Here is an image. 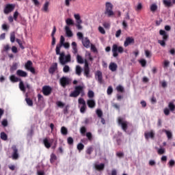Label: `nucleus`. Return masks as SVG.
<instances>
[{
	"label": "nucleus",
	"mask_w": 175,
	"mask_h": 175,
	"mask_svg": "<svg viewBox=\"0 0 175 175\" xmlns=\"http://www.w3.org/2000/svg\"><path fill=\"white\" fill-rule=\"evenodd\" d=\"M10 81H12V83H18V81H20L19 89L21 90V91H22V92H25L26 91L25 85H24V82L21 81V79L16 77L15 75H11L10 77Z\"/></svg>",
	"instance_id": "nucleus-1"
},
{
	"label": "nucleus",
	"mask_w": 175,
	"mask_h": 175,
	"mask_svg": "<svg viewBox=\"0 0 175 175\" xmlns=\"http://www.w3.org/2000/svg\"><path fill=\"white\" fill-rule=\"evenodd\" d=\"M80 94H81V96H83L84 95V90L83 86L78 85L75 88V90L70 94L69 96L70 98H77Z\"/></svg>",
	"instance_id": "nucleus-2"
},
{
	"label": "nucleus",
	"mask_w": 175,
	"mask_h": 175,
	"mask_svg": "<svg viewBox=\"0 0 175 175\" xmlns=\"http://www.w3.org/2000/svg\"><path fill=\"white\" fill-rule=\"evenodd\" d=\"M57 55H59V60L60 64H62V65H65V64H66L67 62H70V55H65V53L64 52H62L61 51H59V54H56Z\"/></svg>",
	"instance_id": "nucleus-3"
},
{
	"label": "nucleus",
	"mask_w": 175,
	"mask_h": 175,
	"mask_svg": "<svg viewBox=\"0 0 175 175\" xmlns=\"http://www.w3.org/2000/svg\"><path fill=\"white\" fill-rule=\"evenodd\" d=\"M118 53L119 54H122V53H124V47L118 46L117 44H114L112 46L113 57H114V58H117V57H118Z\"/></svg>",
	"instance_id": "nucleus-4"
},
{
	"label": "nucleus",
	"mask_w": 175,
	"mask_h": 175,
	"mask_svg": "<svg viewBox=\"0 0 175 175\" xmlns=\"http://www.w3.org/2000/svg\"><path fill=\"white\" fill-rule=\"evenodd\" d=\"M159 34L161 36H163V40H159L158 43L159 44L162 46V47H165L166 46V40L169 39V35H167V33H166L165 30H162V29L159 31Z\"/></svg>",
	"instance_id": "nucleus-5"
},
{
	"label": "nucleus",
	"mask_w": 175,
	"mask_h": 175,
	"mask_svg": "<svg viewBox=\"0 0 175 175\" xmlns=\"http://www.w3.org/2000/svg\"><path fill=\"white\" fill-rule=\"evenodd\" d=\"M105 14H107L108 17H111V16H114V12H113V4H111V3H106Z\"/></svg>",
	"instance_id": "nucleus-6"
},
{
	"label": "nucleus",
	"mask_w": 175,
	"mask_h": 175,
	"mask_svg": "<svg viewBox=\"0 0 175 175\" xmlns=\"http://www.w3.org/2000/svg\"><path fill=\"white\" fill-rule=\"evenodd\" d=\"M118 125H120L124 132H126V131L128 130V122H126V120H124L122 118H118Z\"/></svg>",
	"instance_id": "nucleus-7"
},
{
	"label": "nucleus",
	"mask_w": 175,
	"mask_h": 175,
	"mask_svg": "<svg viewBox=\"0 0 175 175\" xmlns=\"http://www.w3.org/2000/svg\"><path fill=\"white\" fill-rule=\"evenodd\" d=\"M60 85L63 87V88H66V85H69L70 84V79L66 77H62L59 79Z\"/></svg>",
	"instance_id": "nucleus-8"
},
{
	"label": "nucleus",
	"mask_w": 175,
	"mask_h": 175,
	"mask_svg": "<svg viewBox=\"0 0 175 175\" xmlns=\"http://www.w3.org/2000/svg\"><path fill=\"white\" fill-rule=\"evenodd\" d=\"M14 8H16L14 4H7L3 10L4 14H9V13H12V12L14 10Z\"/></svg>",
	"instance_id": "nucleus-9"
},
{
	"label": "nucleus",
	"mask_w": 175,
	"mask_h": 175,
	"mask_svg": "<svg viewBox=\"0 0 175 175\" xmlns=\"http://www.w3.org/2000/svg\"><path fill=\"white\" fill-rule=\"evenodd\" d=\"M65 43V37H64V36H60V41H59V44H58L56 46V54H59V52L61 51V47H62V45Z\"/></svg>",
	"instance_id": "nucleus-10"
},
{
	"label": "nucleus",
	"mask_w": 175,
	"mask_h": 175,
	"mask_svg": "<svg viewBox=\"0 0 175 175\" xmlns=\"http://www.w3.org/2000/svg\"><path fill=\"white\" fill-rule=\"evenodd\" d=\"M90 66H88V62L86 61L85 62V66L83 68V75L85 77H87L88 79H90V77H91V75H90Z\"/></svg>",
	"instance_id": "nucleus-11"
},
{
	"label": "nucleus",
	"mask_w": 175,
	"mask_h": 175,
	"mask_svg": "<svg viewBox=\"0 0 175 175\" xmlns=\"http://www.w3.org/2000/svg\"><path fill=\"white\" fill-rule=\"evenodd\" d=\"M32 62H31V60H28L25 65V68L27 70H29V72H32L33 75H35V68L32 67Z\"/></svg>",
	"instance_id": "nucleus-12"
},
{
	"label": "nucleus",
	"mask_w": 175,
	"mask_h": 175,
	"mask_svg": "<svg viewBox=\"0 0 175 175\" xmlns=\"http://www.w3.org/2000/svg\"><path fill=\"white\" fill-rule=\"evenodd\" d=\"M52 91L53 89L49 85H45L42 88V93L45 96H49Z\"/></svg>",
	"instance_id": "nucleus-13"
},
{
	"label": "nucleus",
	"mask_w": 175,
	"mask_h": 175,
	"mask_svg": "<svg viewBox=\"0 0 175 175\" xmlns=\"http://www.w3.org/2000/svg\"><path fill=\"white\" fill-rule=\"evenodd\" d=\"M135 43V38L133 37H127L124 42V46L128 47L130 44H133Z\"/></svg>",
	"instance_id": "nucleus-14"
},
{
	"label": "nucleus",
	"mask_w": 175,
	"mask_h": 175,
	"mask_svg": "<svg viewBox=\"0 0 175 175\" xmlns=\"http://www.w3.org/2000/svg\"><path fill=\"white\" fill-rule=\"evenodd\" d=\"M95 78L97 79L98 82L100 84H102L103 83V76L102 75V72L101 71H96V74H95Z\"/></svg>",
	"instance_id": "nucleus-15"
},
{
	"label": "nucleus",
	"mask_w": 175,
	"mask_h": 175,
	"mask_svg": "<svg viewBox=\"0 0 175 175\" xmlns=\"http://www.w3.org/2000/svg\"><path fill=\"white\" fill-rule=\"evenodd\" d=\"M12 149L13 150L12 159H18V149L16 146H12Z\"/></svg>",
	"instance_id": "nucleus-16"
},
{
	"label": "nucleus",
	"mask_w": 175,
	"mask_h": 175,
	"mask_svg": "<svg viewBox=\"0 0 175 175\" xmlns=\"http://www.w3.org/2000/svg\"><path fill=\"white\" fill-rule=\"evenodd\" d=\"M144 137L146 140H148L150 138L154 139V137H155V133L153 131H150V132L145 133Z\"/></svg>",
	"instance_id": "nucleus-17"
},
{
	"label": "nucleus",
	"mask_w": 175,
	"mask_h": 175,
	"mask_svg": "<svg viewBox=\"0 0 175 175\" xmlns=\"http://www.w3.org/2000/svg\"><path fill=\"white\" fill-rule=\"evenodd\" d=\"M58 68V64L55 63L53 64L49 69V72L50 75H54L55 72V70Z\"/></svg>",
	"instance_id": "nucleus-18"
},
{
	"label": "nucleus",
	"mask_w": 175,
	"mask_h": 175,
	"mask_svg": "<svg viewBox=\"0 0 175 175\" xmlns=\"http://www.w3.org/2000/svg\"><path fill=\"white\" fill-rule=\"evenodd\" d=\"M82 44L84 46V47H86V49H90V44H91V42L90 41V39L86 37L82 40Z\"/></svg>",
	"instance_id": "nucleus-19"
},
{
	"label": "nucleus",
	"mask_w": 175,
	"mask_h": 175,
	"mask_svg": "<svg viewBox=\"0 0 175 175\" xmlns=\"http://www.w3.org/2000/svg\"><path fill=\"white\" fill-rule=\"evenodd\" d=\"M16 75L19 77H28V73L23 70H18L16 71Z\"/></svg>",
	"instance_id": "nucleus-20"
},
{
	"label": "nucleus",
	"mask_w": 175,
	"mask_h": 175,
	"mask_svg": "<svg viewBox=\"0 0 175 175\" xmlns=\"http://www.w3.org/2000/svg\"><path fill=\"white\" fill-rule=\"evenodd\" d=\"M117 68H118V66H117V64L114 62H111L109 66V69L111 72H116L117 70Z\"/></svg>",
	"instance_id": "nucleus-21"
},
{
	"label": "nucleus",
	"mask_w": 175,
	"mask_h": 175,
	"mask_svg": "<svg viewBox=\"0 0 175 175\" xmlns=\"http://www.w3.org/2000/svg\"><path fill=\"white\" fill-rule=\"evenodd\" d=\"M65 31H66V35L68 38H72V36H73V32H72V30H70V28L69 27V26L65 27Z\"/></svg>",
	"instance_id": "nucleus-22"
},
{
	"label": "nucleus",
	"mask_w": 175,
	"mask_h": 175,
	"mask_svg": "<svg viewBox=\"0 0 175 175\" xmlns=\"http://www.w3.org/2000/svg\"><path fill=\"white\" fill-rule=\"evenodd\" d=\"M87 105L90 109H94L95 106H96V103H95V100H87Z\"/></svg>",
	"instance_id": "nucleus-23"
},
{
	"label": "nucleus",
	"mask_w": 175,
	"mask_h": 175,
	"mask_svg": "<svg viewBox=\"0 0 175 175\" xmlns=\"http://www.w3.org/2000/svg\"><path fill=\"white\" fill-rule=\"evenodd\" d=\"M81 66L79 65H77L75 68V73L77 75V76H81V72H82Z\"/></svg>",
	"instance_id": "nucleus-24"
},
{
	"label": "nucleus",
	"mask_w": 175,
	"mask_h": 175,
	"mask_svg": "<svg viewBox=\"0 0 175 175\" xmlns=\"http://www.w3.org/2000/svg\"><path fill=\"white\" fill-rule=\"evenodd\" d=\"M71 46L72 47L73 51L72 53L74 54H77V43L76 42H72L71 44Z\"/></svg>",
	"instance_id": "nucleus-25"
},
{
	"label": "nucleus",
	"mask_w": 175,
	"mask_h": 175,
	"mask_svg": "<svg viewBox=\"0 0 175 175\" xmlns=\"http://www.w3.org/2000/svg\"><path fill=\"white\" fill-rule=\"evenodd\" d=\"M95 169L96 170H103L105 169V163L96 164Z\"/></svg>",
	"instance_id": "nucleus-26"
},
{
	"label": "nucleus",
	"mask_w": 175,
	"mask_h": 175,
	"mask_svg": "<svg viewBox=\"0 0 175 175\" xmlns=\"http://www.w3.org/2000/svg\"><path fill=\"white\" fill-rule=\"evenodd\" d=\"M43 143L46 148H50V147H51V144H50L47 138L43 139Z\"/></svg>",
	"instance_id": "nucleus-27"
},
{
	"label": "nucleus",
	"mask_w": 175,
	"mask_h": 175,
	"mask_svg": "<svg viewBox=\"0 0 175 175\" xmlns=\"http://www.w3.org/2000/svg\"><path fill=\"white\" fill-rule=\"evenodd\" d=\"M163 132H164L167 135L168 139H172V137H173V134H172V132H170V131L163 129Z\"/></svg>",
	"instance_id": "nucleus-28"
},
{
	"label": "nucleus",
	"mask_w": 175,
	"mask_h": 175,
	"mask_svg": "<svg viewBox=\"0 0 175 175\" xmlns=\"http://www.w3.org/2000/svg\"><path fill=\"white\" fill-rule=\"evenodd\" d=\"M50 5V2L46 1L43 5V10L45 12V13H47L49 12V6Z\"/></svg>",
	"instance_id": "nucleus-29"
},
{
	"label": "nucleus",
	"mask_w": 175,
	"mask_h": 175,
	"mask_svg": "<svg viewBox=\"0 0 175 175\" xmlns=\"http://www.w3.org/2000/svg\"><path fill=\"white\" fill-rule=\"evenodd\" d=\"M163 3L167 8H170L171 6H173V4L172 3V1H168V0H163Z\"/></svg>",
	"instance_id": "nucleus-30"
},
{
	"label": "nucleus",
	"mask_w": 175,
	"mask_h": 175,
	"mask_svg": "<svg viewBox=\"0 0 175 175\" xmlns=\"http://www.w3.org/2000/svg\"><path fill=\"white\" fill-rule=\"evenodd\" d=\"M168 108L170 110V111H174L175 110V105H174V103L173 102H170L168 104Z\"/></svg>",
	"instance_id": "nucleus-31"
},
{
	"label": "nucleus",
	"mask_w": 175,
	"mask_h": 175,
	"mask_svg": "<svg viewBox=\"0 0 175 175\" xmlns=\"http://www.w3.org/2000/svg\"><path fill=\"white\" fill-rule=\"evenodd\" d=\"M158 10V5L157 4L154 3L150 5V12H152V13L157 12Z\"/></svg>",
	"instance_id": "nucleus-32"
},
{
	"label": "nucleus",
	"mask_w": 175,
	"mask_h": 175,
	"mask_svg": "<svg viewBox=\"0 0 175 175\" xmlns=\"http://www.w3.org/2000/svg\"><path fill=\"white\" fill-rule=\"evenodd\" d=\"M77 62L78 64H84V59L80 55H77Z\"/></svg>",
	"instance_id": "nucleus-33"
},
{
	"label": "nucleus",
	"mask_w": 175,
	"mask_h": 175,
	"mask_svg": "<svg viewBox=\"0 0 175 175\" xmlns=\"http://www.w3.org/2000/svg\"><path fill=\"white\" fill-rule=\"evenodd\" d=\"M55 161H57V156L54 153H53L51 154L50 162L51 163H54Z\"/></svg>",
	"instance_id": "nucleus-34"
},
{
	"label": "nucleus",
	"mask_w": 175,
	"mask_h": 175,
	"mask_svg": "<svg viewBox=\"0 0 175 175\" xmlns=\"http://www.w3.org/2000/svg\"><path fill=\"white\" fill-rule=\"evenodd\" d=\"M16 41V33L14 32H12L10 33V42L11 43H14Z\"/></svg>",
	"instance_id": "nucleus-35"
},
{
	"label": "nucleus",
	"mask_w": 175,
	"mask_h": 175,
	"mask_svg": "<svg viewBox=\"0 0 175 175\" xmlns=\"http://www.w3.org/2000/svg\"><path fill=\"white\" fill-rule=\"evenodd\" d=\"M61 133H62V135H64V136H66V135H68V129H66V127H65V126H62L61 128Z\"/></svg>",
	"instance_id": "nucleus-36"
},
{
	"label": "nucleus",
	"mask_w": 175,
	"mask_h": 175,
	"mask_svg": "<svg viewBox=\"0 0 175 175\" xmlns=\"http://www.w3.org/2000/svg\"><path fill=\"white\" fill-rule=\"evenodd\" d=\"M93 151H94V147L89 146L86 150V154H88V155H91V154H92Z\"/></svg>",
	"instance_id": "nucleus-37"
},
{
	"label": "nucleus",
	"mask_w": 175,
	"mask_h": 175,
	"mask_svg": "<svg viewBox=\"0 0 175 175\" xmlns=\"http://www.w3.org/2000/svg\"><path fill=\"white\" fill-rule=\"evenodd\" d=\"M66 23L68 25H75V22L73 21V20L72 18H67L66 20Z\"/></svg>",
	"instance_id": "nucleus-38"
},
{
	"label": "nucleus",
	"mask_w": 175,
	"mask_h": 175,
	"mask_svg": "<svg viewBox=\"0 0 175 175\" xmlns=\"http://www.w3.org/2000/svg\"><path fill=\"white\" fill-rule=\"evenodd\" d=\"M1 140H4V142H6L8 140V135L5 133V132L1 133Z\"/></svg>",
	"instance_id": "nucleus-39"
},
{
	"label": "nucleus",
	"mask_w": 175,
	"mask_h": 175,
	"mask_svg": "<svg viewBox=\"0 0 175 175\" xmlns=\"http://www.w3.org/2000/svg\"><path fill=\"white\" fill-rule=\"evenodd\" d=\"M77 148L79 151H83V150H84V144H83L82 143L78 144Z\"/></svg>",
	"instance_id": "nucleus-40"
},
{
	"label": "nucleus",
	"mask_w": 175,
	"mask_h": 175,
	"mask_svg": "<svg viewBox=\"0 0 175 175\" xmlns=\"http://www.w3.org/2000/svg\"><path fill=\"white\" fill-rule=\"evenodd\" d=\"M38 102H40V103H43V102H44V98L40 94H38Z\"/></svg>",
	"instance_id": "nucleus-41"
},
{
	"label": "nucleus",
	"mask_w": 175,
	"mask_h": 175,
	"mask_svg": "<svg viewBox=\"0 0 175 175\" xmlns=\"http://www.w3.org/2000/svg\"><path fill=\"white\" fill-rule=\"evenodd\" d=\"M25 100L28 105V106H33V101L29 98H25Z\"/></svg>",
	"instance_id": "nucleus-42"
},
{
	"label": "nucleus",
	"mask_w": 175,
	"mask_h": 175,
	"mask_svg": "<svg viewBox=\"0 0 175 175\" xmlns=\"http://www.w3.org/2000/svg\"><path fill=\"white\" fill-rule=\"evenodd\" d=\"M79 104L82 105V106L86 105L85 104V100H84V98H79L78 100Z\"/></svg>",
	"instance_id": "nucleus-43"
},
{
	"label": "nucleus",
	"mask_w": 175,
	"mask_h": 175,
	"mask_svg": "<svg viewBox=\"0 0 175 175\" xmlns=\"http://www.w3.org/2000/svg\"><path fill=\"white\" fill-rule=\"evenodd\" d=\"M116 90L118 92H124V87L121 85H118Z\"/></svg>",
	"instance_id": "nucleus-44"
},
{
	"label": "nucleus",
	"mask_w": 175,
	"mask_h": 175,
	"mask_svg": "<svg viewBox=\"0 0 175 175\" xmlns=\"http://www.w3.org/2000/svg\"><path fill=\"white\" fill-rule=\"evenodd\" d=\"M80 132L83 135V136H84L85 135V132H87V129L85 128V126L81 127Z\"/></svg>",
	"instance_id": "nucleus-45"
},
{
	"label": "nucleus",
	"mask_w": 175,
	"mask_h": 175,
	"mask_svg": "<svg viewBox=\"0 0 175 175\" xmlns=\"http://www.w3.org/2000/svg\"><path fill=\"white\" fill-rule=\"evenodd\" d=\"M17 66H18V64L17 63H13L10 70L12 71L17 70Z\"/></svg>",
	"instance_id": "nucleus-46"
},
{
	"label": "nucleus",
	"mask_w": 175,
	"mask_h": 175,
	"mask_svg": "<svg viewBox=\"0 0 175 175\" xmlns=\"http://www.w3.org/2000/svg\"><path fill=\"white\" fill-rule=\"evenodd\" d=\"M96 114H97L98 118H102V116H103V112L100 109H97Z\"/></svg>",
	"instance_id": "nucleus-47"
},
{
	"label": "nucleus",
	"mask_w": 175,
	"mask_h": 175,
	"mask_svg": "<svg viewBox=\"0 0 175 175\" xmlns=\"http://www.w3.org/2000/svg\"><path fill=\"white\" fill-rule=\"evenodd\" d=\"M103 25L106 29H109L110 28V23L109 22H104Z\"/></svg>",
	"instance_id": "nucleus-48"
},
{
	"label": "nucleus",
	"mask_w": 175,
	"mask_h": 175,
	"mask_svg": "<svg viewBox=\"0 0 175 175\" xmlns=\"http://www.w3.org/2000/svg\"><path fill=\"white\" fill-rule=\"evenodd\" d=\"M139 64H141L143 68H144V66H146V65H147V61H146V59H142L139 61Z\"/></svg>",
	"instance_id": "nucleus-49"
},
{
	"label": "nucleus",
	"mask_w": 175,
	"mask_h": 175,
	"mask_svg": "<svg viewBox=\"0 0 175 175\" xmlns=\"http://www.w3.org/2000/svg\"><path fill=\"white\" fill-rule=\"evenodd\" d=\"M107 95H111L113 94V88L111 86H109L107 90Z\"/></svg>",
	"instance_id": "nucleus-50"
},
{
	"label": "nucleus",
	"mask_w": 175,
	"mask_h": 175,
	"mask_svg": "<svg viewBox=\"0 0 175 175\" xmlns=\"http://www.w3.org/2000/svg\"><path fill=\"white\" fill-rule=\"evenodd\" d=\"M67 143L68 144H69L70 146H72V144H73V138L72 137H69L67 139Z\"/></svg>",
	"instance_id": "nucleus-51"
},
{
	"label": "nucleus",
	"mask_w": 175,
	"mask_h": 175,
	"mask_svg": "<svg viewBox=\"0 0 175 175\" xmlns=\"http://www.w3.org/2000/svg\"><path fill=\"white\" fill-rule=\"evenodd\" d=\"M85 110H87V105H82L80 108L81 113H85Z\"/></svg>",
	"instance_id": "nucleus-52"
},
{
	"label": "nucleus",
	"mask_w": 175,
	"mask_h": 175,
	"mask_svg": "<svg viewBox=\"0 0 175 175\" xmlns=\"http://www.w3.org/2000/svg\"><path fill=\"white\" fill-rule=\"evenodd\" d=\"M86 137H88V139L90 142H91V140H92V133H91V132L87 133Z\"/></svg>",
	"instance_id": "nucleus-53"
},
{
	"label": "nucleus",
	"mask_w": 175,
	"mask_h": 175,
	"mask_svg": "<svg viewBox=\"0 0 175 175\" xmlns=\"http://www.w3.org/2000/svg\"><path fill=\"white\" fill-rule=\"evenodd\" d=\"M69 70H70V68H69V66H64V68H63V72L64 73H68V72H69Z\"/></svg>",
	"instance_id": "nucleus-54"
},
{
	"label": "nucleus",
	"mask_w": 175,
	"mask_h": 175,
	"mask_svg": "<svg viewBox=\"0 0 175 175\" xmlns=\"http://www.w3.org/2000/svg\"><path fill=\"white\" fill-rule=\"evenodd\" d=\"M98 31L100 32V33H102L103 35H105V33H106V31H105V29H103V27H98Z\"/></svg>",
	"instance_id": "nucleus-55"
},
{
	"label": "nucleus",
	"mask_w": 175,
	"mask_h": 175,
	"mask_svg": "<svg viewBox=\"0 0 175 175\" xmlns=\"http://www.w3.org/2000/svg\"><path fill=\"white\" fill-rule=\"evenodd\" d=\"M88 98H94V92L92 90H90L88 93Z\"/></svg>",
	"instance_id": "nucleus-56"
},
{
	"label": "nucleus",
	"mask_w": 175,
	"mask_h": 175,
	"mask_svg": "<svg viewBox=\"0 0 175 175\" xmlns=\"http://www.w3.org/2000/svg\"><path fill=\"white\" fill-rule=\"evenodd\" d=\"M159 155H162L163 154H165V149L163 148H159L157 151Z\"/></svg>",
	"instance_id": "nucleus-57"
},
{
	"label": "nucleus",
	"mask_w": 175,
	"mask_h": 175,
	"mask_svg": "<svg viewBox=\"0 0 175 175\" xmlns=\"http://www.w3.org/2000/svg\"><path fill=\"white\" fill-rule=\"evenodd\" d=\"M1 125L4 127L8 126V120L3 119L1 122Z\"/></svg>",
	"instance_id": "nucleus-58"
},
{
	"label": "nucleus",
	"mask_w": 175,
	"mask_h": 175,
	"mask_svg": "<svg viewBox=\"0 0 175 175\" xmlns=\"http://www.w3.org/2000/svg\"><path fill=\"white\" fill-rule=\"evenodd\" d=\"M168 165H169V166H170V167H173V166H174V165H175V161H174V160H173V159L170 160V161H169V163H168Z\"/></svg>",
	"instance_id": "nucleus-59"
},
{
	"label": "nucleus",
	"mask_w": 175,
	"mask_h": 175,
	"mask_svg": "<svg viewBox=\"0 0 175 175\" xmlns=\"http://www.w3.org/2000/svg\"><path fill=\"white\" fill-rule=\"evenodd\" d=\"M145 54H146V57L147 58H150L151 53L150 52V51H148V50L145 51Z\"/></svg>",
	"instance_id": "nucleus-60"
},
{
	"label": "nucleus",
	"mask_w": 175,
	"mask_h": 175,
	"mask_svg": "<svg viewBox=\"0 0 175 175\" xmlns=\"http://www.w3.org/2000/svg\"><path fill=\"white\" fill-rule=\"evenodd\" d=\"M77 36H78L79 39H80V40H83V39H84V38H83V33H81V32H78L77 33Z\"/></svg>",
	"instance_id": "nucleus-61"
},
{
	"label": "nucleus",
	"mask_w": 175,
	"mask_h": 175,
	"mask_svg": "<svg viewBox=\"0 0 175 175\" xmlns=\"http://www.w3.org/2000/svg\"><path fill=\"white\" fill-rule=\"evenodd\" d=\"M57 105L58 106V107H64V106H65V104L61 101H57Z\"/></svg>",
	"instance_id": "nucleus-62"
},
{
	"label": "nucleus",
	"mask_w": 175,
	"mask_h": 175,
	"mask_svg": "<svg viewBox=\"0 0 175 175\" xmlns=\"http://www.w3.org/2000/svg\"><path fill=\"white\" fill-rule=\"evenodd\" d=\"M170 64V62L165 60V61H164L163 67L167 68V66H169Z\"/></svg>",
	"instance_id": "nucleus-63"
},
{
	"label": "nucleus",
	"mask_w": 175,
	"mask_h": 175,
	"mask_svg": "<svg viewBox=\"0 0 175 175\" xmlns=\"http://www.w3.org/2000/svg\"><path fill=\"white\" fill-rule=\"evenodd\" d=\"M164 114L165 116H169V114H170V110L169 109H167V108H165L164 109Z\"/></svg>",
	"instance_id": "nucleus-64"
}]
</instances>
